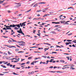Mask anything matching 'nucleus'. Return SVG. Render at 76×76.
<instances>
[{
    "label": "nucleus",
    "mask_w": 76,
    "mask_h": 76,
    "mask_svg": "<svg viewBox=\"0 0 76 76\" xmlns=\"http://www.w3.org/2000/svg\"><path fill=\"white\" fill-rule=\"evenodd\" d=\"M34 72L33 71L31 72H29L28 73V75H31V74H34Z\"/></svg>",
    "instance_id": "5"
},
{
    "label": "nucleus",
    "mask_w": 76,
    "mask_h": 76,
    "mask_svg": "<svg viewBox=\"0 0 76 76\" xmlns=\"http://www.w3.org/2000/svg\"><path fill=\"white\" fill-rule=\"evenodd\" d=\"M21 6V4H20L19 5H18L16 6V7H20Z\"/></svg>",
    "instance_id": "12"
},
{
    "label": "nucleus",
    "mask_w": 76,
    "mask_h": 76,
    "mask_svg": "<svg viewBox=\"0 0 76 76\" xmlns=\"http://www.w3.org/2000/svg\"><path fill=\"white\" fill-rule=\"evenodd\" d=\"M51 33H52V34H56V33L54 31H52L50 32Z\"/></svg>",
    "instance_id": "9"
},
{
    "label": "nucleus",
    "mask_w": 76,
    "mask_h": 76,
    "mask_svg": "<svg viewBox=\"0 0 76 76\" xmlns=\"http://www.w3.org/2000/svg\"><path fill=\"white\" fill-rule=\"evenodd\" d=\"M56 68H57V66H54V67H53V69H56Z\"/></svg>",
    "instance_id": "62"
},
{
    "label": "nucleus",
    "mask_w": 76,
    "mask_h": 76,
    "mask_svg": "<svg viewBox=\"0 0 76 76\" xmlns=\"http://www.w3.org/2000/svg\"><path fill=\"white\" fill-rule=\"evenodd\" d=\"M10 38V39H12V40L13 42H17L18 43H21V42H19V41L17 42L16 40H14V39L12 38Z\"/></svg>",
    "instance_id": "2"
},
{
    "label": "nucleus",
    "mask_w": 76,
    "mask_h": 76,
    "mask_svg": "<svg viewBox=\"0 0 76 76\" xmlns=\"http://www.w3.org/2000/svg\"><path fill=\"white\" fill-rule=\"evenodd\" d=\"M49 62V60H47L46 61V64H48V62Z\"/></svg>",
    "instance_id": "18"
},
{
    "label": "nucleus",
    "mask_w": 76,
    "mask_h": 76,
    "mask_svg": "<svg viewBox=\"0 0 76 76\" xmlns=\"http://www.w3.org/2000/svg\"><path fill=\"white\" fill-rule=\"evenodd\" d=\"M38 58H34V60H38Z\"/></svg>",
    "instance_id": "55"
},
{
    "label": "nucleus",
    "mask_w": 76,
    "mask_h": 76,
    "mask_svg": "<svg viewBox=\"0 0 76 76\" xmlns=\"http://www.w3.org/2000/svg\"><path fill=\"white\" fill-rule=\"evenodd\" d=\"M31 65H34V63L33 62L31 64Z\"/></svg>",
    "instance_id": "46"
},
{
    "label": "nucleus",
    "mask_w": 76,
    "mask_h": 76,
    "mask_svg": "<svg viewBox=\"0 0 76 76\" xmlns=\"http://www.w3.org/2000/svg\"><path fill=\"white\" fill-rule=\"evenodd\" d=\"M33 31H33V33H34V32H36V30H34Z\"/></svg>",
    "instance_id": "61"
},
{
    "label": "nucleus",
    "mask_w": 76,
    "mask_h": 76,
    "mask_svg": "<svg viewBox=\"0 0 76 76\" xmlns=\"http://www.w3.org/2000/svg\"><path fill=\"white\" fill-rule=\"evenodd\" d=\"M70 69H72V70H73L75 69V68H74L73 67H71L70 68Z\"/></svg>",
    "instance_id": "25"
},
{
    "label": "nucleus",
    "mask_w": 76,
    "mask_h": 76,
    "mask_svg": "<svg viewBox=\"0 0 76 76\" xmlns=\"http://www.w3.org/2000/svg\"><path fill=\"white\" fill-rule=\"evenodd\" d=\"M20 32H22V29H21V28H20Z\"/></svg>",
    "instance_id": "36"
},
{
    "label": "nucleus",
    "mask_w": 76,
    "mask_h": 76,
    "mask_svg": "<svg viewBox=\"0 0 76 76\" xmlns=\"http://www.w3.org/2000/svg\"><path fill=\"white\" fill-rule=\"evenodd\" d=\"M10 63H9L8 64H7V65L8 66H10Z\"/></svg>",
    "instance_id": "27"
},
{
    "label": "nucleus",
    "mask_w": 76,
    "mask_h": 76,
    "mask_svg": "<svg viewBox=\"0 0 76 76\" xmlns=\"http://www.w3.org/2000/svg\"><path fill=\"white\" fill-rule=\"evenodd\" d=\"M66 58H67L68 60H69V57H66Z\"/></svg>",
    "instance_id": "54"
},
{
    "label": "nucleus",
    "mask_w": 76,
    "mask_h": 76,
    "mask_svg": "<svg viewBox=\"0 0 76 76\" xmlns=\"http://www.w3.org/2000/svg\"><path fill=\"white\" fill-rule=\"evenodd\" d=\"M7 47H9V48H12V47H13L14 48H15L16 47H15L13 46H10V45H7Z\"/></svg>",
    "instance_id": "4"
},
{
    "label": "nucleus",
    "mask_w": 76,
    "mask_h": 76,
    "mask_svg": "<svg viewBox=\"0 0 76 76\" xmlns=\"http://www.w3.org/2000/svg\"><path fill=\"white\" fill-rule=\"evenodd\" d=\"M8 53V54H11V53H10V52L9 51H8L7 52Z\"/></svg>",
    "instance_id": "44"
},
{
    "label": "nucleus",
    "mask_w": 76,
    "mask_h": 76,
    "mask_svg": "<svg viewBox=\"0 0 76 76\" xmlns=\"http://www.w3.org/2000/svg\"><path fill=\"white\" fill-rule=\"evenodd\" d=\"M72 46L73 47H76L75 45L74 44L72 45Z\"/></svg>",
    "instance_id": "53"
},
{
    "label": "nucleus",
    "mask_w": 76,
    "mask_h": 76,
    "mask_svg": "<svg viewBox=\"0 0 76 76\" xmlns=\"http://www.w3.org/2000/svg\"><path fill=\"white\" fill-rule=\"evenodd\" d=\"M4 56H7V53H4Z\"/></svg>",
    "instance_id": "39"
},
{
    "label": "nucleus",
    "mask_w": 76,
    "mask_h": 76,
    "mask_svg": "<svg viewBox=\"0 0 76 76\" xmlns=\"http://www.w3.org/2000/svg\"><path fill=\"white\" fill-rule=\"evenodd\" d=\"M19 58H18V59L15 58V60H17V61H19Z\"/></svg>",
    "instance_id": "31"
},
{
    "label": "nucleus",
    "mask_w": 76,
    "mask_h": 76,
    "mask_svg": "<svg viewBox=\"0 0 76 76\" xmlns=\"http://www.w3.org/2000/svg\"><path fill=\"white\" fill-rule=\"evenodd\" d=\"M3 30H6V29H7H7H6V28H3V29H2Z\"/></svg>",
    "instance_id": "52"
},
{
    "label": "nucleus",
    "mask_w": 76,
    "mask_h": 76,
    "mask_svg": "<svg viewBox=\"0 0 76 76\" xmlns=\"http://www.w3.org/2000/svg\"><path fill=\"white\" fill-rule=\"evenodd\" d=\"M44 44H48V45H50L51 46V45L50 44H48V43H44Z\"/></svg>",
    "instance_id": "24"
},
{
    "label": "nucleus",
    "mask_w": 76,
    "mask_h": 76,
    "mask_svg": "<svg viewBox=\"0 0 76 76\" xmlns=\"http://www.w3.org/2000/svg\"><path fill=\"white\" fill-rule=\"evenodd\" d=\"M18 53H24V51H18Z\"/></svg>",
    "instance_id": "34"
},
{
    "label": "nucleus",
    "mask_w": 76,
    "mask_h": 76,
    "mask_svg": "<svg viewBox=\"0 0 76 76\" xmlns=\"http://www.w3.org/2000/svg\"><path fill=\"white\" fill-rule=\"evenodd\" d=\"M12 73L13 74V75H19V74H16L15 72H13Z\"/></svg>",
    "instance_id": "26"
},
{
    "label": "nucleus",
    "mask_w": 76,
    "mask_h": 76,
    "mask_svg": "<svg viewBox=\"0 0 76 76\" xmlns=\"http://www.w3.org/2000/svg\"><path fill=\"white\" fill-rule=\"evenodd\" d=\"M47 9H48V8H46L45 9H43V10H47Z\"/></svg>",
    "instance_id": "40"
},
{
    "label": "nucleus",
    "mask_w": 76,
    "mask_h": 76,
    "mask_svg": "<svg viewBox=\"0 0 76 76\" xmlns=\"http://www.w3.org/2000/svg\"><path fill=\"white\" fill-rule=\"evenodd\" d=\"M17 32H18V33L19 34H20V30H18V31H17Z\"/></svg>",
    "instance_id": "45"
},
{
    "label": "nucleus",
    "mask_w": 76,
    "mask_h": 76,
    "mask_svg": "<svg viewBox=\"0 0 76 76\" xmlns=\"http://www.w3.org/2000/svg\"><path fill=\"white\" fill-rule=\"evenodd\" d=\"M8 63V62L7 61L6 62H5L4 63V64H6Z\"/></svg>",
    "instance_id": "37"
},
{
    "label": "nucleus",
    "mask_w": 76,
    "mask_h": 76,
    "mask_svg": "<svg viewBox=\"0 0 76 76\" xmlns=\"http://www.w3.org/2000/svg\"><path fill=\"white\" fill-rule=\"evenodd\" d=\"M20 34H23V35H25V34H24V33H23V32L22 31L21 32H20Z\"/></svg>",
    "instance_id": "33"
},
{
    "label": "nucleus",
    "mask_w": 76,
    "mask_h": 76,
    "mask_svg": "<svg viewBox=\"0 0 76 76\" xmlns=\"http://www.w3.org/2000/svg\"><path fill=\"white\" fill-rule=\"evenodd\" d=\"M41 11H42V10H39L38 11V10L37 11V12H41Z\"/></svg>",
    "instance_id": "29"
},
{
    "label": "nucleus",
    "mask_w": 76,
    "mask_h": 76,
    "mask_svg": "<svg viewBox=\"0 0 76 76\" xmlns=\"http://www.w3.org/2000/svg\"><path fill=\"white\" fill-rule=\"evenodd\" d=\"M37 6H38V3L36 4H35L33 6V7H37Z\"/></svg>",
    "instance_id": "7"
},
{
    "label": "nucleus",
    "mask_w": 76,
    "mask_h": 76,
    "mask_svg": "<svg viewBox=\"0 0 76 76\" xmlns=\"http://www.w3.org/2000/svg\"><path fill=\"white\" fill-rule=\"evenodd\" d=\"M1 67H3V68H6V67H5V66H3V65H1Z\"/></svg>",
    "instance_id": "17"
},
{
    "label": "nucleus",
    "mask_w": 76,
    "mask_h": 76,
    "mask_svg": "<svg viewBox=\"0 0 76 76\" xmlns=\"http://www.w3.org/2000/svg\"><path fill=\"white\" fill-rule=\"evenodd\" d=\"M44 50H45V52L46 51H47V49H46V48H45L44 49Z\"/></svg>",
    "instance_id": "57"
},
{
    "label": "nucleus",
    "mask_w": 76,
    "mask_h": 76,
    "mask_svg": "<svg viewBox=\"0 0 76 76\" xmlns=\"http://www.w3.org/2000/svg\"><path fill=\"white\" fill-rule=\"evenodd\" d=\"M22 14H19V15H18L17 16H18V17H19V16H22Z\"/></svg>",
    "instance_id": "23"
},
{
    "label": "nucleus",
    "mask_w": 76,
    "mask_h": 76,
    "mask_svg": "<svg viewBox=\"0 0 76 76\" xmlns=\"http://www.w3.org/2000/svg\"><path fill=\"white\" fill-rule=\"evenodd\" d=\"M34 53H41V52H37V51L34 52Z\"/></svg>",
    "instance_id": "63"
},
{
    "label": "nucleus",
    "mask_w": 76,
    "mask_h": 76,
    "mask_svg": "<svg viewBox=\"0 0 76 76\" xmlns=\"http://www.w3.org/2000/svg\"><path fill=\"white\" fill-rule=\"evenodd\" d=\"M8 42H9V43H10V42H12V40H9L8 41Z\"/></svg>",
    "instance_id": "20"
},
{
    "label": "nucleus",
    "mask_w": 76,
    "mask_h": 76,
    "mask_svg": "<svg viewBox=\"0 0 76 76\" xmlns=\"http://www.w3.org/2000/svg\"><path fill=\"white\" fill-rule=\"evenodd\" d=\"M49 68H50V69H53V66H50Z\"/></svg>",
    "instance_id": "48"
},
{
    "label": "nucleus",
    "mask_w": 76,
    "mask_h": 76,
    "mask_svg": "<svg viewBox=\"0 0 76 76\" xmlns=\"http://www.w3.org/2000/svg\"><path fill=\"white\" fill-rule=\"evenodd\" d=\"M7 29H12V28H7Z\"/></svg>",
    "instance_id": "56"
},
{
    "label": "nucleus",
    "mask_w": 76,
    "mask_h": 76,
    "mask_svg": "<svg viewBox=\"0 0 76 76\" xmlns=\"http://www.w3.org/2000/svg\"><path fill=\"white\" fill-rule=\"evenodd\" d=\"M57 73H63V72L62 71H55Z\"/></svg>",
    "instance_id": "8"
},
{
    "label": "nucleus",
    "mask_w": 76,
    "mask_h": 76,
    "mask_svg": "<svg viewBox=\"0 0 76 76\" xmlns=\"http://www.w3.org/2000/svg\"><path fill=\"white\" fill-rule=\"evenodd\" d=\"M72 40H67V41H70V42H71L72 41Z\"/></svg>",
    "instance_id": "64"
},
{
    "label": "nucleus",
    "mask_w": 76,
    "mask_h": 76,
    "mask_svg": "<svg viewBox=\"0 0 76 76\" xmlns=\"http://www.w3.org/2000/svg\"><path fill=\"white\" fill-rule=\"evenodd\" d=\"M21 6V4H20L19 5H18L16 6V7H20Z\"/></svg>",
    "instance_id": "11"
},
{
    "label": "nucleus",
    "mask_w": 76,
    "mask_h": 76,
    "mask_svg": "<svg viewBox=\"0 0 76 76\" xmlns=\"http://www.w3.org/2000/svg\"><path fill=\"white\" fill-rule=\"evenodd\" d=\"M32 56H31L30 57H29L28 58V60H30V59H32Z\"/></svg>",
    "instance_id": "19"
},
{
    "label": "nucleus",
    "mask_w": 76,
    "mask_h": 76,
    "mask_svg": "<svg viewBox=\"0 0 76 76\" xmlns=\"http://www.w3.org/2000/svg\"><path fill=\"white\" fill-rule=\"evenodd\" d=\"M58 32H61V30L58 29Z\"/></svg>",
    "instance_id": "38"
},
{
    "label": "nucleus",
    "mask_w": 76,
    "mask_h": 76,
    "mask_svg": "<svg viewBox=\"0 0 76 76\" xmlns=\"http://www.w3.org/2000/svg\"><path fill=\"white\" fill-rule=\"evenodd\" d=\"M45 4V2H40L39 3H38V4Z\"/></svg>",
    "instance_id": "15"
},
{
    "label": "nucleus",
    "mask_w": 76,
    "mask_h": 76,
    "mask_svg": "<svg viewBox=\"0 0 76 76\" xmlns=\"http://www.w3.org/2000/svg\"><path fill=\"white\" fill-rule=\"evenodd\" d=\"M53 53H55L56 54L57 52H52V53H50V54H53Z\"/></svg>",
    "instance_id": "28"
},
{
    "label": "nucleus",
    "mask_w": 76,
    "mask_h": 76,
    "mask_svg": "<svg viewBox=\"0 0 76 76\" xmlns=\"http://www.w3.org/2000/svg\"><path fill=\"white\" fill-rule=\"evenodd\" d=\"M9 5H7V6L5 7V8H7V7H9Z\"/></svg>",
    "instance_id": "59"
},
{
    "label": "nucleus",
    "mask_w": 76,
    "mask_h": 76,
    "mask_svg": "<svg viewBox=\"0 0 76 76\" xmlns=\"http://www.w3.org/2000/svg\"><path fill=\"white\" fill-rule=\"evenodd\" d=\"M45 11H46V10H42V12H45Z\"/></svg>",
    "instance_id": "42"
},
{
    "label": "nucleus",
    "mask_w": 76,
    "mask_h": 76,
    "mask_svg": "<svg viewBox=\"0 0 76 76\" xmlns=\"http://www.w3.org/2000/svg\"><path fill=\"white\" fill-rule=\"evenodd\" d=\"M60 62H61V63H64V62H65L64 60H61L60 61Z\"/></svg>",
    "instance_id": "14"
},
{
    "label": "nucleus",
    "mask_w": 76,
    "mask_h": 76,
    "mask_svg": "<svg viewBox=\"0 0 76 76\" xmlns=\"http://www.w3.org/2000/svg\"><path fill=\"white\" fill-rule=\"evenodd\" d=\"M58 28H59V27H58V28H56V29H54V30H55L56 31H58Z\"/></svg>",
    "instance_id": "30"
},
{
    "label": "nucleus",
    "mask_w": 76,
    "mask_h": 76,
    "mask_svg": "<svg viewBox=\"0 0 76 76\" xmlns=\"http://www.w3.org/2000/svg\"><path fill=\"white\" fill-rule=\"evenodd\" d=\"M25 64V63H22L21 65H20V66H22L23 65H24V64Z\"/></svg>",
    "instance_id": "35"
},
{
    "label": "nucleus",
    "mask_w": 76,
    "mask_h": 76,
    "mask_svg": "<svg viewBox=\"0 0 76 76\" xmlns=\"http://www.w3.org/2000/svg\"><path fill=\"white\" fill-rule=\"evenodd\" d=\"M72 33H71L70 34H68V35L69 36V35H72Z\"/></svg>",
    "instance_id": "60"
},
{
    "label": "nucleus",
    "mask_w": 76,
    "mask_h": 76,
    "mask_svg": "<svg viewBox=\"0 0 76 76\" xmlns=\"http://www.w3.org/2000/svg\"><path fill=\"white\" fill-rule=\"evenodd\" d=\"M20 26H21V27H22V26H23V25L22 24V23H20Z\"/></svg>",
    "instance_id": "41"
},
{
    "label": "nucleus",
    "mask_w": 76,
    "mask_h": 76,
    "mask_svg": "<svg viewBox=\"0 0 76 76\" xmlns=\"http://www.w3.org/2000/svg\"><path fill=\"white\" fill-rule=\"evenodd\" d=\"M15 51H19V49H17L15 50Z\"/></svg>",
    "instance_id": "58"
},
{
    "label": "nucleus",
    "mask_w": 76,
    "mask_h": 76,
    "mask_svg": "<svg viewBox=\"0 0 76 76\" xmlns=\"http://www.w3.org/2000/svg\"><path fill=\"white\" fill-rule=\"evenodd\" d=\"M33 62L34 63H37V62H38V61H33Z\"/></svg>",
    "instance_id": "21"
},
{
    "label": "nucleus",
    "mask_w": 76,
    "mask_h": 76,
    "mask_svg": "<svg viewBox=\"0 0 76 76\" xmlns=\"http://www.w3.org/2000/svg\"><path fill=\"white\" fill-rule=\"evenodd\" d=\"M13 24L12 25H11L9 26H6V28H12H12H14V27H13Z\"/></svg>",
    "instance_id": "3"
},
{
    "label": "nucleus",
    "mask_w": 76,
    "mask_h": 76,
    "mask_svg": "<svg viewBox=\"0 0 76 76\" xmlns=\"http://www.w3.org/2000/svg\"><path fill=\"white\" fill-rule=\"evenodd\" d=\"M50 14H53V13H54L53 12H49Z\"/></svg>",
    "instance_id": "49"
},
{
    "label": "nucleus",
    "mask_w": 76,
    "mask_h": 76,
    "mask_svg": "<svg viewBox=\"0 0 76 76\" xmlns=\"http://www.w3.org/2000/svg\"><path fill=\"white\" fill-rule=\"evenodd\" d=\"M14 29H15V30H18L19 29V28H17V27H15V28H14Z\"/></svg>",
    "instance_id": "22"
},
{
    "label": "nucleus",
    "mask_w": 76,
    "mask_h": 76,
    "mask_svg": "<svg viewBox=\"0 0 76 76\" xmlns=\"http://www.w3.org/2000/svg\"><path fill=\"white\" fill-rule=\"evenodd\" d=\"M38 20V19L37 18H34L33 20Z\"/></svg>",
    "instance_id": "50"
},
{
    "label": "nucleus",
    "mask_w": 76,
    "mask_h": 76,
    "mask_svg": "<svg viewBox=\"0 0 76 76\" xmlns=\"http://www.w3.org/2000/svg\"><path fill=\"white\" fill-rule=\"evenodd\" d=\"M31 9H30V10H27V13H28V12H30V11H31Z\"/></svg>",
    "instance_id": "47"
},
{
    "label": "nucleus",
    "mask_w": 76,
    "mask_h": 76,
    "mask_svg": "<svg viewBox=\"0 0 76 76\" xmlns=\"http://www.w3.org/2000/svg\"><path fill=\"white\" fill-rule=\"evenodd\" d=\"M15 66H16V65H13L12 68H15Z\"/></svg>",
    "instance_id": "51"
},
{
    "label": "nucleus",
    "mask_w": 76,
    "mask_h": 76,
    "mask_svg": "<svg viewBox=\"0 0 76 76\" xmlns=\"http://www.w3.org/2000/svg\"><path fill=\"white\" fill-rule=\"evenodd\" d=\"M19 45H21V46H25V45L23 44H19Z\"/></svg>",
    "instance_id": "13"
},
{
    "label": "nucleus",
    "mask_w": 76,
    "mask_h": 76,
    "mask_svg": "<svg viewBox=\"0 0 76 76\" xmlns=\"http://www.w3.org/2000/svg\"><path fill=\"white\" fill-rule=\"evenodd\" d=\"M42 57H44L45 58H47V56H42Z\"/></svg>",
    "instance_id": "16"
},
{
    "label": "nucleus",
    "mask_w": 76,
    "mask_h": 76,
    "mask_svg": "<svg viewBox=\"0 0 76 76\" xmlns=\"http://www.w3.org/2000/svg\"><path fill=\"white\" fill-rule=\"evenodd\" d=\"M69 43H68L67 42H66V45H69Z\"/></svg>",
    "instance_id": "32"
},
{
    "label": "nucleus",
    "mask_w": 76,
    "mask_h": 76,
    "mask_svg": "<svg viewBox=\"0 0 76 76\" xmlns=\"http://www.w3.org/2000/svg\"><path fill=\"white\" fill-rule=\"evenodd\" d=\"M21 6V4H20L19 5H18L16 6V7H20Z\"/></svg>",
    "instance_id": "10"
},
{
    "label": "nucleus",
    "mask_w": 76,
    "mask_h": 76,
    "mask_svg": "<svg viewBox=\"0 0 76 76\" xmlns=\"http://www.w3.org/2000/svg\"><path fill=\"white\" fill-rule=\"evenodd\" d=\"M30 63V62L29 61H28L27 62H26V64H29Z\"/></svg>",
    "instance_id": "43"
},
{
    "label": "nucleus",
    "mask_w": 76,
    "mask_h": 76,
    "mask_svg": "<svg viewBox=\"0 0 76 76\" xmlns=\"http://www.w3.org/2000/svg\"><path fill=\"white\" fill-rule=\"evenodd\" d=\"M15 26H17V27L18 28H20V24H18L16 25H15V24H13V27H14V28H15Z\"/></svg>",
    "instance_id": "1"
},
{
    "label": "nucleus",
    "mask_w": 76,
    "mask_h": 76,
    "mask_svg": "<svg viewBox=\"0 0 76 76\" xmlns=\"http://www.w3.org/2000/svg\"><path fill=\"white\" fill-rule=\"evenodd\" d=\"M26 23V22H25L23 23H22V25L23 26H25V25H26V24H25V23Z\"/></svg>",
    "instance_id": "6"
}]
</instances>
